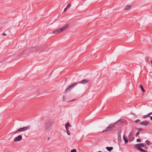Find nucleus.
Returning <instances> with one entry per match:
<instances>
[{
    "label": "nucleus",
    "instance_id": "nucleus-1",
    "mask_svg": "<svg viewBox=\"0 0 152 152\" xmlns=\"http://www.w3.org/2000/svg\"><path fill=\"white\" fill-rule=\"evenodd\" d=\"M69 25V24H65L64 26L63 27L58 29L57 30L53 31V33L57 34L66 30V28Z\"/></svg>",
    "mask_w": 152,
    "mask_h": 152
},
{
    "label": "nucleus",
    "instance_id": "nucleus-2",
    "mask_svg": "<svg viewBox=\"0 0 152 152\" xmlns=\"http://www.w3.org/2000/svg\"><path fill=\"white\" fill-rule=\"evenodd\" d=\"M30 126H26L23 127L19 128L15 132V133H18L19 132H24L26 131L29 129Z\"/></svg>",
    "mask_w": 152,
    "mask_h": 152
},
{
    "label": "nucleus",
    "instance_id": "nucleus-3",
    "mask_svg": "<svg viewBox=\"0 0 152 152\" xmlns=\"http://www.w3.org/2000/svg\"><path fill=\"white\" fill-rule=\"evenodd\" d=\"M30 126H26L23 127L19 128L15 132V133H18L19 132H24L26 131L29 129Z\"/></svg>",
    "mask_w": 152,
    "mask_h": 152
},
{
    "label": "nucleus",
    "instance_id": "nucleus-4",
    "mask_svg": "<svg viewBox=\"0 0 152 152\" xmlns=\"http://www.w3.org/2000/svg\"><path fill=\"white\" fill-rule=\"evenodd\" d=\"M115 124L114 123L110 124L105 129L102 131V132H105L107 131H110L112 130L113 128L115 127Z\"/></svg>",
    "mask_w": 152,
    "mask_h": 152
},
{
    "label": "nucleus",
    "instance_id": "nucleus-5",
    "mask_svg": "<svg viewBox=\"0 0 152 152\" xmlns=\"http://www.w3.org/2000/svg\"><path fill=\"white\" fill-rule=\"evenodd\" d=\"M77 83H74L70 86L68 87L65 90V93H67L69 92L70 90H71V88L74 87L75 86L77 85Z\"/></svg>",
    "mask_w": 152,
    "mask_h": 152
},
{
    "label": "nucleus",
    "instance_id": "nucleus-6",
    "mask_svg": "<svg viewBox=\"0 0 152 152\" xmlns=\"http://www.w3.org/2000/svg\"><path fill=\"white\" fill-rule=\"evenodd\" d=\"M124 120L123 119H120L118 120L115 123H114L115 125L117 124L118 125H121L122 123L124 122Z\"/></svg>",
    "mask_w": 152,
    "mask_h": 152
},
{
    "label": "nucleus",
    "instance_id": "nucleus-7",
    "mask_svg": "<svg viewBox=\"0 0 152 152\" xmlns=\"http://www.w3.org/2000/svg\"><path fill=\"white\" fill-rule=\"evenodd\" d=\"M22 139V137L21 135L15 137L14 140V141L15 142L19 141L21 140Z\"/></svg>",
    "mask_w": 152,
    "mask_h": 152
},
{
    "label": "nucleus",
    "instance_id": "nucleus-8",
    "mask_svg": "<svg viewBox=\"0 0 152 152\" xmlns=\"http://www.w3.org/2000/svg\"><path fill=\"white\" fill-rule=\"evenodd\" d=\"M88 80L86 79L83 80H82L80 81L79 83L82 84H85L88 83Z\"/></svg>",
    "mask_w": 152,
    "mask_h": 152
},
{
    "label": "nucleus",
    "instance_id": "nucleus-9",
    "mask_svg": "<svg viewBox=\"0 0 152 152\" xmlns=\"http://www.w3.org/2000/svg\"><path fill=\"white\" fill-rule=\"evenodd\" d=\"M29 53V52L28 51V49H25L22 52V55H25Z\"/></svg>",
    "mask_w": 152,
    "mask_h": 152
},
{
    "label": "nucleus",
    "instance_id": "nucleus-10",
    "mask_svg": "<svg viewBox=\"0 0 152 152\" xmlns=\"http://www.w3.org/2000/svg\"><path fill=\"white\" fill-rule=\"evenodd\" d=\"M148 121H144L140 122V124L143 125H147L148 124Z\"/></svg>",
    "mask_w": 152,
    "mask_h": 152
},
{
    "label": "nucleus",
    "instance_id": "nucleus-11",
    "mask_svg": "<svg viewBox=\"0 0 152 152\" xmlns=\"http://www.w3.org/2000/svg\"><path fill=\"white\" fill-rule=\"evenodd\" d=\"M144 146V145L142 143H140L139 144H137L136 145V147L137 148H138L139 147H143Z\"/></svg>",
    "mask_w": 152,
    "mask_h": 152
},
{
    "label": "nucleus",
    "instance_id": "nucleus-12",
    "mask_svg": "<svg viewBox=\"0 0 152 152\" xmlns=\"http://www.w3.org/2000/svg\"><path fill=\"white\" fill-rule=\"evenodd\" d=\"M131 7V6L130 5H126L124 7V10H128Z\"/></svg>",
    "mask_w": 152,
    "mask_h": 152
},
{
    "label": "nucleus",
    "instance_id": "nucleus-13",
    "mask_svg": "<svg viewBox=\"0 0 152 152\" xmlns=\"http://www.w3.org/2000/svg\"><path fill=\"white\" fill-rule=\"evenodd\" d=\"M123 140H124L125 141V143H128V140H127V139L125 135H123Z\"/></svg>",
    "mask_w": 152,
    "mask_h": 152
},
{
    "label": "nucleus",
    "instance_id": "nucleus-14",
    "mask_svg": "<svg viewBox=\"0 0 152 152\" xmlns=\"http://www.w3.org/2000/svg\"><path fill=\"white\" fill-rule=\"evenodd\" d=\"M106 149L109 151H110L113 149V148L112 147H106Z\"/></svg>",
    "mask_w": 152,
    "mask_h": 152
},
{
    "label": "nucleus",
    "instance_id": "nucleus-15",
    "mask_svg": "<svg viewBox=\"0 0 152 152\" xmlns=\"http://www.w3.org/2000/svg\"><path fill=\"white\" fill-rule=\"evenodd\" d=\"M137 149L141 152H147L144 149H142V148L139 147L138 148H137Z\"/></svg>",
    "mask_w": 152,
    "mask_h": 152
},
{
    "label": "nucleus",
    "instance_id": "nucleus-16",
    "mask_svg": "<svg viewBox=\"0 0 152 152\" xmlns=\"http://www.w3.org/2000/svg\"><path fill=\"white\" fill-rule=\"evenodd\" d=\"M71 125L69 123H67L66 124L65 127H71Z\"/></svg>",
    "mask_w": 152,
    "mask_h": 152
},
{
    "label": "nucleus",
    "instance_id": "nucleus-17",
    "mask_svg": "<svg viewBox=\"0 0 152 152\" xmlns=\"http://www.w3.org/2000/svg\"><path fill=\"white\" fill-rule=\"evenodd\" d=\"M140 88H141V89L142 90V91L143 92H145V90L144 89V88H143L142 86L141 85H140Z\"/></svg>",
    "mask_w": 152,
    "mask_h": 152
},
{
    "label": "nucleus",
    "instance_id": "nucleus-18",
    "mask_svg": "<svg viewBox=\"0 0 152 152\" xmlns=\"http://www.w3.org/2000/svg\"><path fill=\"white\" fill-rule=\"evenodd\" d=\"M145 143H146L148 145H149V142L148 140H147L145 141Z\"/></svg>",
    "mask_w": 152,
    "mask_h": 152
},
{
    "label": "nucleus",
    "instance_id": "nucleus-19",
    "mask_svg": "<svg viewBox=\"0 0 152 152\" xmlns=\"http://www.w3.org/2000/svg\"><path fill=\"white\" fill-rule=\"evenodd\" d=\"M77 152V151H76V149H72L71 151V152Z\"/></svg>",
    "mask_w": 152,
    "mask_h": 152
},
{
    "label": "nucleus",
    "instance_id": "nucleus-20",
    "mask_svg": "<svg viewBox=\"0 0 152 152\" xmlns=\"http://www.w3.org/2000/svg\"><path fill=\"white\" fill-rule=\"evenodd\" d=\"M148 117V115H145L143 116V118L145 119V118H147Z\"/></svg>",
    "mask_w": 152,
    "mask_h": 152
},
{
    "label": "nucleus",
    "instance_id": "nucleus-21",
    "mask_svg": "<svg viewBox=\"0 0 152 152\" xmlns=\"http://www.w3.org/2000/svg\"><path fill=\"white\" fill-rule=\"evenodd\" d=\"M71 6V4H69L67 6V7H66L67 8V9H68L69 8H70V6Z\"/></svg>",
    "mask_w": 152,
    "mask_h": 152
},
{
    "label": "nucleus",
    "instance_id": "nucleus-22",
    "mask_svg": "<svg viewBox=\"0 0 152 152\" xmlns=\"http://www.w3.org/2000/svg\"><path fill=\"white\" fill-rule=\"evenodd\" d=\"M66 132L68 135H69L70 134L69 130L66 131Z\"/></svg>",
    "mask_w": 152,
    "mask_h": 152
},
{
    "label": "nucleus",
    "instance_id": "nucleus-23",
    "mask_svg": "<svg viewBox=\"0 0 152 152\" xmlns=\"http://www.w3.org/2000/svg\"><path fill=\"white\" fill-rule=\"evenodd\" d=\"M140 121V119H137V120H136L135 122V123H138V122H139V121Z\"/></svg>",
    "mask_w": 152,
    "mask_h": 152
},
{
    "label": "nucleus",
    "instance_id": "nucleus-24",
    "mask_svg": "<svg viewBox=\"0 0 152 152\" xmlns=\"http://www.w3.org/2000/svg\"><path fill=\"white\" fill-rule=\"evenodd\" d=\"M136 129L138 130L139 131H142L143 130L141 128H136Z\"/></svg>",
    "mask_w": 152,
    "mask_h": 152
},
{
    "label": "nucleus",
    "instance_id": "nucleus-25",
    "mask_svg": "<svg viewBox=\"0 0 152 152\" xmlns=\"http://www.w3.org/2000/svg\"><path fill=\"white\" fill-rule=\"evenodd\" d=\"M66 99V97L65 96H63V101H65Z\"/></svg>",
    "mask_w": 152,
    "mask_h": 152
},
{
    "label": "nucleus",
    "instance_id": "nucleus-26",
    "mask_svg": "<svg viewBox=\"0 0 152 152\" xmlns=\"http://www.w3.org/2000/svg\"><path fill=\"white\" fill-rule=\"evenodd\" d=\"M132 132H131L129 133V135H128V136L129 137H130L131 136V135H132Z\"/></svg>",
    "mask_w": 152,
    "mask_h": 152
},
{
    "label": "nucleus",
    "instance_id": "nucleus-27",
    "mask_svg": "<svg viewBox=\"0 0 152 152\" xmlns=\"http://www.w3.org/2000/svg\"><path fill=\"white\" fill-rule=\"evenodd\" d=\"M152 114V113H148L147 115H148L149 116L151 115Z\"/></svg>",
    "mask_w": 152,
    "mask_h": 152
},
{
    "label": "nucleus",
    "instance_id": "nucleus-28",
    "mask_svg": "<svg viewBox=\"0 0 152 152\" xmlns=\"http://www.w3.org/2000/svg\"><path fill=\"white\" fill-rule=\"evenodd\" d=\"M137 142H140L141 141V140L140 139H137Z\"/></svg>",
    "mask_w": 152,
    "mask_h": 152
},
{
    "label": "nucleus",
    "instance_id": "nucleus-29",
    "mask_svg": "<svg viewBox=\"0 0 152 152\" xmlns=\"http://www.w3.org/2000/svg\"><path fill=\"white\" fill-rule=\"evenodd\" d=\"M2 35L3 36H5L6 35V34L5 33H3L2 34Z\"/></svg>",
    "mask_w": 152,
    "mask_h": 152
},
{
    "label": "nucleus",
    "instance_id": "nucleus-30",
    "mask_svg": "<svg viewBox=\"0 0 152 152\" xmlns=\"http://www.w3.org/2000/svg\"><path fill=\"white\" fill-rule=\"evenodd\" d=\"M139 134V132H137V134H136V136H137Z\"/></svg>",
    "mask_w": 152,
    "mask_h": 152
},
{
    "label": "nucleus",
    "instance_id": "nucleus-31",
    "mask_svg": "<svg viewBox=\"0 0 152 152\" xmlns=\"http://www.w3.org/2000/svg\"><path fill=\"white\" fill-rule=\"evenodd\" d=\"M68 9L66 7L65 8L64 10V12H65L66 10Z\"/></svg>",
    "mask_w": 152,
    "mask_h": 152
},
{
    "label": "nucleus",
    "instance_id": "nucleus-32",
    "mask_svg": "<svg viewBox=\"0 0 152 152\" xmlns=\"http://www.w3.org/2000/svg\"><path fill=\"white\" fill-rule=\"evenodd\" d=\"M65 127V128H66V131H67V130H68L69 129L68 128V127Z\"/></svg>",
    "mask_w": 152,
    "mask_h": 152
},
{
    "label": "nucleus",
    "instance_id": "nucleus-33",
    "mask_svg": "<svg viewBox=\"0 0 152 152\" xmlns=\"http://www.w3.org/2000/svg\"><path fill=\"white\" fill-rule=\"evenodd\" d=\"M151 120L152 121V116L150 117Z\"/></svg>",
    "mask_w": 152,
    "mask_h": 152
},
{
    "label": "nucleus",
    "instance_id": "nucleus-34",
    "mask_svg": "<svg viewBox=\"0 0 152 152\" xmlns=\"http://www.w3.org/2000/svg\"><path fill=\"white\" fill-rule=\"evenodd\" d=\"M151 65H152V61H151Z\"/></svg>",
    "mask_w": 152,
    "mask_h": 152
},
{
    "label": "nucleus",
    "instance_id": "nucleus-35",
    "mask_svg": "<svg viewBox=\"0 0 152 152\" xmlns=\"http://www.w3.org/2000/svg\"><path fill=\"white\" fill-rule=\"evenodd\" d=\"M48 139H50V138L48 137Z\"/></svg>",
    "mask_w": 152,
    "mask_h": 152
}]
</instances>
